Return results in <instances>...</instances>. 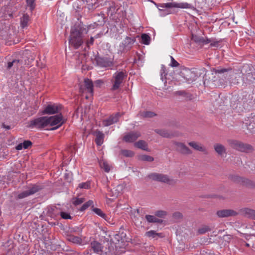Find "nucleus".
<instances>
[{
	"instance_id": "f704fd0d",
	"label": "nucleus",
	"mask_w": 255,
	"mask_h": 255,
	"mask_svg": "<svg viewBox=\"0 0 255 255\" xmlns=\"http://www.w3.org/2000/svg\"><path fill=\"white\" fill-rule=\"evenodd\" d=\"M134 145L144 150H147V144L145 141L143 140H139L134 143Z\"/></svg>"
},
{
	"instance_id": "e433bc0d",
	"label": "nucleus",
	"mask_w": 255,
	"mask_h": 255,
	"mask_svg": "<svg viewBox=\"0 0 255 255\" xmlns=\"http://www.w3.org/2000/svg\"><path fill=\"white\" fill-rule=\"evenodd\" d=\"M139 159L141 161L151 162L154 160L153 157L147 155H141L139 156Z\"/></svg>"
},
{
	"instance_id": "4d7b16f0",
	"label": "nucleus",
	"mask_w": 255,
	"mask_h": 255,
	"mask_svg": "<svg viewBox=\"0 0 255 255\" xmlns=\"http://www.w3.org/2000/svg\"><path fill=\"white\" fill-rule=\"evenodd\" d=\"M102 83H103V82L100 80H97L95 82V84L97 86H100Z\"/></svg>"
},
{
	"instance_id": "6e6d98bb",
	"label": "nucleus",
	"mask_w": 255,
	"mask_h": 255,
	"mask_svg": "<svg viewBox=\"0 0 255 255\" xmlns=\"http://www.w3.org/2000/svg\"><path fill=\"white\" fill-rule=\"evenodd\" d=\"M23 148H24V147L23 145H22V143L18 144L16 147V149L18 150H21Z\"/></svg>"
},
{
	"instance_id": "a19ab883",
	"label": "nucleus",
	"mask_w": 255,
	"mask_h": 255,
	"mask_svg": "<svg viewBox=\"0 0 255 255\" xmlns=\"http://www.w3.org/2000/svg\"><path fill=\"white\" fill-rule=\"evenodd\" d=\"M122 154L126 157H132L134 155L133 151L129 150H122L121 151Z\"/></svg>"
},
{
	"instance_id": "79ce46f5",
	"label": "nucleus",
	"mask_w": 255,
	"mask_h": 255,
	"mask_svg": "<svg viewBox=\"0 0 255 255\" xmlns=\"http://www.w3.org/2000/svg\"><path fill=\"white\" fill-rule=\"evenodd\" d=\"M155 215L160 218H164L167 215V212L163 210H158L155 212Z\"/></svg>"
},
{
	"instance_id": "f03ea898",
	"label": "nucleus",
	"mask_w": 255,
	"mask_h": 255,
	"mask_svg": "<svg viewBox=\"0 0 255 255\" xmlns=\"http://www.w3.org/2000/svg\"><path fill=\"white\" fill-rule=\"evenodd\" d=\"M231 71L230 68H218L217 69L213 68L212 71L215 74V77L217 76L220 79L218 81V85L221 86H225L227 85L229 79L231 77V74L229 72Z\"/></svg>"
},
{
	"instance_id": "8fccbe9b",
	"label": "nucleus",
	"mask_w": 255,
	"mask_h": 255,
	"mask_svg": "<svg viewBox=\"0 0 255 255\" xmlns=\"http://www.w3.org/2000/svg\"><path fill=\"white\" fill-rule=\"evenodd\" d=\"M199 41L204 44H208L210 43V42H212V39H204V38L202 37L199 38Z\"/></svg>"
},
{
	"instance_id": "09e8293b",
	"label": "nucleus",
	"mask_w": 255,
	"mask_h": 255,
	"mask_svg": "<svg viewBox=\"0 0 255 255\" xmlns=\"http://www.w3.org/2000/svg\"><path fill=\"white\" fill-rule=\"evenodd\" d=\"M60 215L61 216L62 218H63L64 219H71V216H70V215L69 213H66V212L62 211L60 213Z\"/></svg>"
},
{
	"instance_id": "7ed1b4c3",
	"label": "nucleus",
	"mask_w": 255,
	"mask_h": 255,
	"mask_svg": "<svg viewBox=\"0 0 255 255\" xmlns=\"http://www.w3.org/2000/svg\"><path fill=\"white\" fill-rule=\"evenodd\" d=\"M127 77L125 71H117L113 75L111 82L113 84L111 90L115 91L120 88L121 85Z\"/></svg>"
},
{
	"instance_id": "c9c22d12",
	"label": "nucleus",
	"mask_w": 255,
	"mask_h": 255,
	"mask_svg": "<svg viewBox=\"0 0 255 255\" xmlns=\"http://www.w3.org/2000/svg\"><path fill=\"white\" fill-rule=\"evenodd\" d=\"M212 230V228L208 226H203L198 230V233L202 235L209 232Z\"/></svg>"
},
{
	"instance_id": "aec40b11",
	"label": "nucleus",
	"mask_w": 255,
	"mask_h": 255,
	"mask_svg": "<svg viewBox=\"0 0 255 255\" xmlns=\"http://www.w3.org/2000/svg\"><path fill=\"white\" fill-rule=\"evenodd\" d=\"M241 213L244 216L255 220V210L250 208H244L241 210Z\"/></svg>"
},
{
	"instance_id": "13d9d810",
	"label": "nucleus",
	"mask_w": 255,
	"mask_h": 255,
	"mask_svg": "<svg viewBox=\"0 0 255 255\" xmlns=\"http://www.w3.org/2000/svg\"><path fill=\"white\" fill-rule=\"evenodd\" d=\"M109 8V10H111L112 11V12H114L115 11V7H114V6H110Z\"/></svg>"
},
{
	"instance_id": "412c9836",
	"label": "nucleus",
	"mask_w": 255,
	"mask_h": 255,
	"mask_svg": "<svg viewBox=\"0 0 255 255\" xmlns=\"http://www.w3.org/2000/svg\"><path fill=\"white\" fill-rule=\"evenodd\" d=\"M94 135L96 136L95 142L98 146L101 145L104 141V134L100 130H96L94 131Z\"/></svg>"
},
{
	"instance_id": "473e14b6",
	"label": "nucleus",
	"mask_w": 255,
	"mask_h": 255,
	"mask_svg": "<svg viewBox=\"0 0 255 255\" xmlns=\"http://www.w3.org/2000/svg\"><path fill=\"white\" fill-rule=\"evenodd\" d=\"M68 240L69 241L75 244H81L82 243L81 238L77 236H69L68 237Z\"/></svg>"
},
{
	"instance_id": "39448f33",
	"label": "nucleus",
	"mask_w": 255,
	"mask_h": 255,
	"mask_svg": "<svg viewBox=\"0 0 255 255\" xmlns=\"http://www.w3.org/2000/svg\"><path fill=\"white\" fill-rule=\"evenodd\" d=\"M148 177L153 180L159 181L169 184H173L175 183V181L174 180L170 179L167 175L163 174L152 173L149 174Z\"/></svg>"
},
{
	"instance_id": "f8f14e48",
	"label": "nucleus",
	"mask_w": 255,
	"mask_h": 255,
	"mask_svg": "<svg viewBox=\"0 0 255 255\" xmlns=\"http://www.w3.org/2000/svg\"><path fill=\"white\" fill-rule=\"evenodd\" d=\"M134 42V40L133 39L127 37L120 45V48L124 52L128 51L131 49Z\"/></svg>"
},
{
	"instance_id": "0e129e2a",
	"label": "nucleus",
	"mask_w": 255,
	"mask_h": 255,
	"mask_svg": "<svg viewBox=\"0 0 255 255\" xmlns=\"http://www.w3.org/2000/svg\"><path fill=\"white\" fill-rule=\"evenodd\" d=\"M86 99H88V96L87 95L86 96Z\"/></svg>"
},
{
	"instance_id": "a211bd4d",
	"label": "nucleus",
	"mask_w": 255,
	"mask_h": 255,
	"mask_svg": "<svg viewBox=\"0 0 255 255\" xmlns=\"http://www.w3.org/2000/svg\"><path fill=\"white\" fill-rule=\"evenodd\" d=\"M177 150L182 154H190L192 153L191 150L186 146L184 143L181 142L175 143Z\"/></svg>"
},
{
	"instance_id": "20e7f679",
	"label": "nucleus",
	"mask_w": 255,
	"mask_h": 255,
	"mask_svg": "<svg viewBox=\"0 0 255 255\" xmlns=\"http://www.w3.org/2000/svg\"><path fill=\"white\" fill-rule=\"evenodd\" d=\"M95 61L101 68H110L114 66V58L109 57L96 56Z\"/></svg>"
},
{
	"instance_id": "bb28decb",
	"label": "nucleus",
	"mask_w": 255,
	"mask_h": 255,
	"mask_svg": "<svg viewBox=\"0 0 255 255\" xmlns=\"http://www.w3.org/2000/svg\"><path fill=\"white\" fill-rule=\"evenodd\" d=\"M22 64V61L17 59H14L11 62L7 63V68L9 69L12 67L14 68H18Z\"/></svg>"
},
{
	"instance_id": "ddd939ff",
	"label": "nucleus",
	"mask_w": 255,
	"mask_h": 255,
	"mask_svg": "<svg viewBox=\"0 0 255 255\" xmlns=\"http://www.w3.org/2000/svg\"><path fill=\"white\" fill-rule=\"evenodd\" d=\"M61 107L60 105H48L46 107L43 112L44 114H54L58 113Z\"/></svg>"
},
{
	"instance_id": "e2e57ef3",
	"label": "nucleus",
	"mask_w": 255,
	"mask_h": 255,
	"mask_svg": "<svg viewBox=\"0 0 255 255\" xmlns=\"http://www.w3.org/2000/svg\"><path fill=\"white\" fill-rule=\"evenodd\" d=\"M158 9H159V10H162V9H161V8H159V7H158Z\"/></svg>"
},
{
	"instance_id": "4be33fe9",
	"label": "nucleus",
	"mask_w": 255,
	"mask_h": 255,
	"mask_svg": "<svg viewBox=\"0 0 255 255\" xmlns=\"http://www.w3.org/2000/svg\"><path fill=\"white\" fill-rule=\"evenodd\" d=\"M145 236L151 239H158L159 238H162L164 237V235L161 233H157L154 230H150L146 232Z\"/></svg>"
},
{
	"instance_id": "5fc2aeb1",
	"label": "nucleus",
	"mask_w": 255,
	"mask_h": 255,
	"mask_svg": "<svg viewBox=\"0 0 255 255\" xmlns=\"http://www.w3.org/2000/svg\"><path fill=\"white\" fill-rule=\"evenodd\" d=\"M94 41V38L93 37H91L90 40H89L87 43L88 46H89L91 45H93Z\"/></svg>"
},
{
	"instance_id": "a878e982",
	"label": "nucleus",
	"mask_w": 255,
	"mask_h": 255,
	"mask_svg": "<svg viewBox=\"0 0 255 255\" xmlns=\"http://www.w3.org/2000/svg\"><path fill=\"white\" fill-rule=\"evenodd\" d=\"M215 150L218 154L222 155L223 154L226 153V148L225 146L220 143H217L214 146Z\"/></svg>"
},
{
	"instance_id": "72a5a7b5",
	"label": "nucleus",
	"mask_w": 255,
	"mask_h": 255,
	"mask_svg": "<svg viewBox=\"0 0 255 255\" xmlns=\"http://www.w3.org/2000/svg\"><path fill=\"white\" fill-rule=\"evenodd\" d=\"M141 43L145 45H148L150 42V37L147 34L143 33L141 35Z\"/></svg>"
},
{
	"instance_id": "9b49d317",
	"label": "nucleus",
	"mask_w": 255,
	"mask_h": 255,
	"mask_svg": "<svg viewBox=\"0 0 255 255\" xmlns=\"http://www.w3.org/2000/svg\"><path fill=\"white\" fill-rule=\"evenodd\" d=\"M39 190L37 186H33L29 188L27 190L24 191L17 195V198L19 199L25 198L30 195H33Z\"/></svg>"
},
{
	"instance_id": "4468645a",
	"label": "nucleus",
	"mask_w": 255,
	"mask_h": 255,
	"mask_svg": "<svg viewBox=\"0 0 255 255\" xmlns=\"http://www.w3.org/2000/svg\"><path fill=\"white\" fill-rule=\"evenodd\" d=\"M120 114L119 113L112 115L108 119L103 120V125L105 127L109 126L114 123H117L119 121Z\"/></svg>"
},
{
	"instance_id": "7c9ffc66",
	"label": "nucleus",
	"mask_w": 255,
	"mask_h": 255,
	"mask_svg": "<svg viewBox=\"0 0 255 255\" xmlns=\"http://www.w3.org/2000/svg\"><path fill=\"white\" fill-rule=\"evenodd\" d=\"M155 131L158 134L164 137H170L171 134L167 130L165 129H157L155 130Z\"/></svg>"
},
{
	"instance_id": "b1692460",
	"label": "nucleus",
	"mask_w": 255,
	"mask_h": 255,
	"mask_svg": "<svg viewBox=\"0 0 255 255\" xmlns=\"http://www.w3.org/2000/svg\"><path fill=\"white\" fill-rule=\"evenodd\" d=\"M62 212L61 209L57 206H52L48 208V212L51 217H54L60 214Z\"/></svg>"
},
{
	"instance_id": "4c0bfd02",
	"label": "nucleus",
	"mask_w": 255,
	"mask_h": 255,
	"mask_svg": "<svg viewBox=\"0 0 255 255\" xmlns=\"http://www.w3.org/2000/svg\"><path fill=\"white\" fill-rule=\"evenodd\" d=\"M160 73L161 79L162 80V81H163L166 79L165 76L167 75L166 67L164 65H161Z\"/></svg>"
},
{
	"instance_id": "37998d69",
	"label": "nucleus",
	"mask_w": 255,
	"mask_h": 255,
	"mask_svg": "<svg viewBox=\"0 0 255 255\" xmlns=\"http://www.w3.org/2000/svg\"><path fill=\"white\" fill-rule=\"evenodd\" d=\"M93 210L96 214H97L101 217H102L103 218H105L106 215L102 212V211L101 209H100L99 208H94Z\"/></svg>"
},
{
	"instance_id": "864d4df0",
	"label": "nucleus",
	"mask_w": 255,
	"mask_h": 255,
	"mask_svg": "<svg viewBox=\"0 0 255 255\" xmlns=\"http://www.w3.org/2000/svg\"><path fill=\"white\" fill-rule=\"evenodd\" d=\"M219 44V42L218 41H216L214 39H212V42H210V45L212 47H218Z\"/></svg>"
},
{
	"instance_id": "cd10ccee",
	"label": "nucleus",
	"mask_w": 255,
	"mask_h": 255,
	"mask_svg": "<svg viewBox=\"0 0 255 255\" xmlns=\"http://www.w3.org/2000/svg\"><path fill=\"white\" fill-rule=\"evenodd\" d=\"M145 218L148 223H162L163 221L156 218L155 216L146 215Z\"/></svg>"
},
{
	"instance_id": "c85d7f7f",
	"label": "nucleus",
	"mask_w": 255,
	"mask_h": 255,
	"mask_svg": "<svg viewBox=\"0 0 255 255\" xmlns=\"http://www.w3.org/2000/svg\"><path fill=\"white\" fill-rule=\"evenodd\" d=\"M29 20V17L27 14H24L20 18V26L22 28H25L28 26V22Z\"/></svg>"
},
{
	"instance_id": "5701e85b",
	"label": "nucleus",
	"mask_w": 255,
	"mask_h": 255,
	"mask_svg": "<svg viewBox=\"0 0 255 255\" xmlns=\"http://www.w3.org/2000/svg\"><path fill=\"white\" fill-rule=\"evenodd\" d=\"M243 80L248 84H251L255 82V73H249L244 75Z\"/></svg>"
},
{
	"instance_id": "603ef678",
	"label": "nucleus",
	"mask_w": 255,
	"mask_h": 255,
	"mask_svg": "<svg viewBox=\"0 0 255 255\" xmlns=\"http://www.w3.org/2000/svg\"><path fill=\"white\" fill-rule=\"evenodd\" d=\"M34 0H27L26 2L27 5L30 7L31 9H32L34 8L33 3Z\"/></svg>"
},
{
	"instance_id": "6e6552de",
	"label": "nucleus",
	"mask_w": 255,
	"mask_h": 255,
	"mask_svg": "<svg viewBox=\"0 0 255 255\" xmlns=\"http://www.w3.org/2000/svg\"><path fill=\"white\" fill-rule=\"evenodd\" d=\"M160 7L162 8H172V7H178L180 8H187L192 10L195 9V7L191 3L187 2H180L177 3L176 2H168L166 3H163L160 5Z\"/></svg>"
},
{
	"instance_id": "a18cd8bd",
	"label": "nucleus",
	"mask_w": 255,
	"mask_h": 255,
	"mask_svg": "<svg viewBox=\"0 0 255 255\" xmlns=\"http://www.w3.org/2000/svg\"><path fill=\"white\" fill-rule=\"evenodd\" d=\"M172 217L175 220L177 221L182 219L183 215L181 213L179 212H176L173 214Z\"/></svg>"
},
{
	"instance_id": "f257e3e1",
	"label": "nucleus",
	"mask_w": 255,
	"mask_h": 255,
	"mask_svg": "<svg viewBox=\"0 0 255 255\" xmlns=\"http://www.w3.org/2000/svg\"><path fill=\"white\" fill-rule=\"evenodd\" d=\"M87 30L81 26H76L72 28L69 43L75 49H78L83 43V34L87 33Z\"/></svg>"
},
{
	"instance_id": "58836bf2",
	"label": "nucleus",
	"mask_w": 255,
	"mask_h": 255,
	"mask_svg": "<svg viewBox=\"0 0 255 255\" xmlns=\"http://www.w3.org/2000/svg\"><path fill=\"white\" fill-rule=\"evenodd\" d=\"M85 201L84 198H75L73 199L72 203L75 206H78L81 204Z\"/></svg>"
},
{
	"instance_id": "680f3d73",
	"label": "nucleus",
	"mask_w": 255,
	"mask_h": 255,
	"mask_svg": "<svg viewBox=\"0 0 255 255\" xmlns=\"http://www.w3.org/2000/svg\"><path fill=\"white\" fill-rule=\"evenodd\" d=\"M4 128H6V129H9L10 128L9 126H4Z\"/></svg>"
},
{
	"instance_id": "393cba45",
	"label": "nucleus",
	"mask_w": 255,
	"mask_h": 255,
	"mask_svg": "<svg viewBox=\"0 0 255 255\" xmlns=\"http://www.w3.org/2000/svg\"><path fill=\"white\" fill-rule=\"evenodd\" d=\"M188 144L196 150L202 152L206 151V148H205V147L200 143L194 141H192L189 142Z\"/></svg>"
},
{
	"instance_id": "423d86ee",
	"label": "nucleus",
	"mask_w": 255,
	"mask_h": 255,
	"mask_svg": "<svg viewBox=\"0 0 255 255\" xmlns=\"http://www.w3.org/2000/svg\"><path fill=\"white\" fill-rule=\"evenodd\" d=\"M48 126L47 117H40L30 121L29 127L38 128H44Z\"/></svg>"
},
{
	"instance_id": "c03bdc74",
	"label": "nucleus",
	"mask_w": 255,
	"mask_h": 255,
	"mask_svg": "<svg viewBox=\"0 0 255 255\" xmlns=\"http://www.w3.org/2000/svg\"><path fill=\"white\" fill-rule=\"evenodd\" d=\"M171 59V62L169 64V65L172 67H177L179 66V64L178 62L174 59V58L172 56H170Z\"/></svg>"
},
{
	"instance_id": "6ab92c4d",
	"label": "nucleus",
	"mask_w": 255,
	"mask_h": 255,
	"mask_svg": "<svg viewBox=\"0 0 255 255\" xmlns=\"http://www.w3.org/2000/svg\"><path fill=\"white\" fill-rule=\"evenodd\" d=\"M90 247L93 252L99 254L102 252L103 246L102 245L97 241H94L91 242Z\"/></svg>"
},
{
	"instance_id": "49530a36",
	"label": "nucleus",
	"mask_w": 255,
	"mask_h": 255,
	"mask_svg": "<svg viewBox=\"0 0 255 255\" xmlns=\"http://www.w3.org/2000/svg\"><path fill=\"white\" fill-rule=\"evenodd\" d=\"M90 184L88 182L81 183L78 185V187L81 189H88L90 188Z\"/></svg>"
},
{
	"instance_id": "dca6fc26",
	"label": "nucleus",
	"mask_w": 255,
	"mask_h": 255,
	"mask_svg": "<svg viewBox=\"0 0 255 255\" xmlns=\"http://www.w3.org/2000/svg\"><path fill=\"white\" fill-rule=\"evenodd\" d=\"M140 136V133L138 131L130 132L124 137V140L128 142H132L136 140Z\"/></svg>"
},
{
	"instance_id": "bf43d9fd",
	"label": "nucleus",
	"mask_w": 255,
	"mask_h": 255,
	"mask_svg": "<svg viewBox=\"0 0 255 255\" xmlns=\"http://www.w3.org/2000/svg\"><path fill=\"white\" fill-rule=\"evenodd\" d=\"M163 12H165V14H167L169 13V12L168 11V10H165L163 11Z\"/></svg>"
},
{
	"instance_id": "052dcab7",
	"label": "nucleus",
	"mask_w": 255,
	"mask_h": 255,
	"mask_svg": "<svg viewBox=\"0 0 255 255\" xmlns=\"http://www.w3.org/2000/svg\"><path fill=\"white\" fill-rule=\"evenodd\" d=\"M241 179H242V178H240V177H237V180H236V181H240V180H241Z\"/></svg>"
},
{
	"instance_id": "0eeeda50",
	"label": "nucleus",
	"mask_w": 255,
	"mask_h": 255,
	"mask_svg": "<svg viewBox=\"0 0 255 255\" xmlns=\"http://www.w3.org/2000/svg\"><path fill=\"white\" fill-rule=\"evenodd\" d=\"M230 144L232 148L241 152H249L252 149V147L250 144L238 140H231L230 141Z\"/></svg>"
},
{
	"instance_id": "2eb2a0df",
	"label": "nucleus",
	"mask_w": 255,
	"mask_h": 255,
	"mask_svg": "<svg viewBox=\"0 0 255 255\" xmlns=\"http://www.w3.org/2000/svg\"><path fill=\"white\" fill-rule=\"evenodd\" d=\"M238 213L231 209H225L217 211V215L220 218L229 217L237 215Z\"/></svg>"
},
{
	"instance_id": "1a4fd4ad",
	"label": "nucleus",
	"mask_w": 255,
	"mask_h": 255,
	"mask_svg": "<svg viewBox=\"0 0 255 255\" xmlns=\"http://www.w3.org/2000/svg\"><path fill=\"white\" fill-rule=\"evenodd\" d=\"M79 91L81 93H88L91 96L93 94V84L92 81L88 79H85L84 84L81 85L79 87Z\"/></svg>"
},
{
	"instance_id": "2f4dec72",
	"label": "nucleus",
	"mask_w": 255,
	"mask_h": 255,
	"mask_svg": "<svg viewBox=\"0 0 255 255\" xmlns=\"http://www.w3.org/2000/svg\"><path fill=\"white\" fill-rule=\"evenodd\" d=\"M99 164L101 168L103 169L106 172H109L111 169L110 165L107 163V161L104 160H101L99 162Z\"/></svg>"
},
{
	"instance_id": "3c124183",
	"label": "nucleus",
	"mask_w": 255,
	"mask_h": 255,
	"mask_svg": "<svg viewBox=\"0 0 255 255\" xmlns=\"http://www.w3.org/2000/svg\"><path fill=\"white\" fill-rule=\"evenodd\" d=\"M31 144L32 142L30 140H25L22 143V145H23L24 149L28 148Z\"/></svg>"
},
{
	"instance_id": "c756f323",
	"label": "nucleus",
	"mask_w": 255,
	"mask_h": 255,
	"mask_svg": "<svg viewBox=\"0 0 255 255\" xmlns=\"http://www.w3.org/2000/svg\"><path fill=\"white\" fill-rule=\"evenodd\" d=\"M123 186L121 185H118L117 187L111 190V196L117 197L120 195L123 190Z\"/></svg>"
},
{
	"instance_id": "f3484780",
	"label": "nucleus",
	"mask_w": 255,
	"mask_h": 255,
	"mask_svg": "<svg viewBox=\"0 0 255 255\" xmlns=\"http://www.w3.org/2000/svg\"><path fill=\"white\" fill-rule=\"evenodd\" d=\"M177 150L182 154H190L192 153L191 150L186 146L184 143L181 142L175 143Z\"/></svg>"
},
{
	"instance_id": "9d476101",
	"label": "nucleus",
	"mask_w": 255,
	"mask_h": 255,
	"mask_svg": "<svg viewBox=\"0 0 255 255\" xmlns=\"http://www.w3.org/2000/svg\"><path fill=\"white\" fill-rule=\"evenodd\" d=\"M47 119L48 126H56L55 128H53V129H57L63 123L61 114L47 117Z\"/></svg>"
},
{
	"instance_id": "de8ad7c7",
	"label": "nucleus",
	"mask_w": 255,
	"mask_h": 255,
	"mask_svg": "<svg viewBox=\"0 0 255 255\" xmlns=\"http://www.w3.org/2000/svg\"><path fill=\"white\" fill-rule=\"evenodd\" d=\"M155 115V114L152 112H145L141 114V116L145 118H152Z\"/></svg>"
},
{
	"instance_id": "ea45409f",
	"label": "nucleus",
	"mask_w": 255,
	"mask_h": 255,
	"mask_svg": "<svg viewBox=\"0 0 255 255\" xmlns=\"http://www.w3.org/2000/svg\"><path fill=\"white\" fill-rule=\"evenodd\" d=\"M93 201L92 200H89L88 201H87V202H86L82 205V206L81 207L80 210L81 211H84L86 209H87L88 207L93 205Z\"/></svg>"
}]
</instances>
